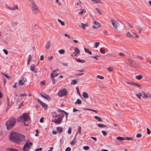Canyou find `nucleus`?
I'll use <instances>...</instances> for the list:
<instances>
[{
  "instance_id": "obj_1",
  "label": "nucleus",
  "mask_w": 151,
  "mask_h": 151,
  "mask_svg": "<svg viewBox=\"0 0 151 151\" xmlns=\"http://www.w3.org/2000/svg\"><path fill=\"white\" fill-rule=\"evenodd\" d=\"M25 136L17 132H13L10 135V139L11 141L17 143H19L24 140Z\"/></svg>"
},
{
  "instance_id": "obj_2",
  "label": "nucleus",
  "mask_w": 151,
  "mask_h": 151,
  "mask_svg": "<svg viewBox=\"0 0 151 151\" xmlns=\"http://www.w3.org/2000/svg\"><path fill=\"white\" fill-rule=\"evenodd\" d=\"M16 122V119L14 118L9 119L6 123L7 129H10L12 128Z\"/></svg>"
},
{
  "instance_id": "obj_3",
  "label": "nucleus",
  "mask_w": 151,
  "mask_h": 151,
  "mask_svg": "<svg viewBox=\"0 0 151 151\" xmlns=\"http://www.w3.org/2000/svg\"><path fill=\"white\" fill-rule=\"evenodd\" d=\"M64 116V115L63 114L60 115H56L55 116L53 115V118L52 121L55 123L60 124L61 122L62 119Z\"/></svg>"
},
{
  "instance_id": "obj_4",
  "label": "nucleus",
  "mask_w": 151,
  "mask_h": 151,
  "mask_svg": "<svg viewBox=\"0 0 151 151\" xmlns=\"http://www.w3.org/2000/svg\"><path fill=\"white\" fill-rule=\"evenodd\" d=\"M30 117L27 113H24L22 116L18 118L17 121L21 122H25L29 120Z\"/></svg>"
},
{
  "instance_id": "obj_5",
  "label": "nucleus",
  "mask_w": 151,
  "mask_h": 151,
  "mask_svg": "<svg viewBox=\"0 0 151 151\" xmlns=\"http://www.w3.org/2000/svg\"><path fill=\"white\" fill-rule=\"evenodd\" d=\"M32 5V11L34 13L36 14L39 11V9L37 6L35 4L34 1L31 2Z\"/></svg>"
},
{
  "instance_id": "obj_6",
  "label": "nucleus",
  "mask_w": 151,
  "mask_h": 151,
  "mask_svg": "<svg viewBox=\"0 0 151 151\" xmlns=\"http://www.w3.org/2000/svg\"><path fill=\"white\" fill-rule=\"evenodd\" d=\"M32 145V143L29 142V140H27L23 147V150L24 151H28L29 150Z\"/></svg>"
},
{
  "instance_id": "obj_7",
  "label": "nucleus",
  "mask_w": 151,
  "mask_h": 151,
  "mask_svg": "<svg viewBox=\"0 0 151 151\" xmlns=\"http://www.w3.org/2000/svg\"><path fill=\"white\" fill-rule=\"evenodd\" d=\"M67 93V90L66 89H64L62 90H60L58 93V95L60 97H62L65 96Z\"/></svg>"
},
{
  "instance_id": "obj_8",
  "label": "nucleus",
  "mask_w": 151,
  "mask_h": 151,
  "mask_svg": "<svg viewBox=\"0 0 151 151\" xmlns=\"http://www.w3.org/2000/svg\"><path fill=\"white\" fill-rule=\"evenodd\" d=\"M111 23L115 29H116L119 25V24L114 19H111Z\"/></svg>"
},
{
  "instance_id": "obj_9",
  "label": "nucleus",
  "mask_w": 151,
  "mask_h": 151,
  "mask_svg": "<svg viewBox=\"0 0 151 151\" xmlns=\"http://www.w3.org/2000/svg\"><path fill=\"white\" fill-rule=\"evenodd\" d=\"M94 24L96 26H93V28L95 29H96L101 27V24L98 22L96 21H95L94 22Z\"/></svg>"
},
{
  "instance_id": "obj_10",
  "label": "nucleus",
  "mask_w": 151,
  "mask_h": 151,
  "mask_svg": "<svg viewBox=\"0 0 151 151\" xmlns=\"http://www.w3.org/2000/svg\"><path fill=\"white\" fill-rule=\"evenodd\" d=\"M74 50L75 52L74 56H78L80 53V51L79 49L77 47H75L74 48Z\"/></svg>"
},
{
  "instance_id": "obj_11",
  "label": "nucleus",
  "mask_w": 151,
  "mask_h": 151,
  "mask_svg": "<svg viewBox=\"0 0 151 151\" xmlns=\"http://www.w3.org/2000/svg\"><path fill=\"white\" fill-rule=\"evenodd\" d=\"M40 95L43 98L49 101L50 99V98L49 95L45 93H41Z\"/></svg>"
},
{
  "instance_id": "obj_12",
  "label": "nucleus",
  "mask_w": 151,
  "mask_h": 151,
  "mask_svg": "<svg viewBox=\"0 0 151 151\" xmlns=\"http://www.w3.org/2000/svg\"><path fill=\"white\" fill-rule=\"evenodd\" d=\"M128 60L129 63L130 64H131L133 66H134L136 65V63L135 60H131L129 58H128Z\"/></svg>"
},
{
  "instance_id": "obj_13",
  "label": "nucleus",
  "mask_w": 151,
  "mask_h": 151,
  "mask_svg": "<svg viewBox=\"0 0 151 151\" xmlns=\"http://www.w3.org/2000/svg\"><path fill=\"white\" fill-rule=\"evenodd\" d=\"M38 102L40 104L42 105V106L45 108L46 109L47 107V105L45 103H43V102H42L39 99H38Z\"/></svg>"
},
{
  "instance_id": "obj_14",
  "label": "nucleus",
  "mask_w": 151,
  "mask_h": 151,
  "mask_svg": "<svg viewBox=\"0 0 151 151\" xmlns=\"http://www.w3.org/2000/svg\"><path fill=\"white\" fill-rule=\"evenodd\" d=\"M36 67L33 64H32L30 67V70L34 72V73H36L37 71L36 70Z\"/></svg>"
},
{
  "instance_id": "obj_15",
  "label": "nucleus",
  "mask_w": 151,
  "mask_h": 151,
  "mask_svg": "<svg viewBox=\"0 0 151 151\" xmlns=\"http://www.w3.org/2000/svg\"><path fill=\"white\" fill-rule=\"evenodd\" d=\"M79 26L83 29L85 30L86 29V27L88 26V25L86 24H85L81 23V24L79 25Z\"/></svg>"
},
{
  "instance_id": "obj_16",
  "label": "nucleus",
  "mask_w": 151,
  "mask_h": 151,
  "mask_svg": "<svg viewBox=\"0 0 151 151\" xmlns=\"http://www.w3.org/2000/svg\"><path fill=\"white\" fill-rule=\"evenodd\" d=\"M93 4L101 3L103 4V2L100 0H91Z\"/></svg>"
},
{
  "instance_id": "obj_17",
  "label": "nucleus",
  "mask_w": 151,
  "mask_h": 151,
  "mask_svg": "<svg viewBox=\"0 0 151 151\" xmlns=\"http://www.w3.org/2000/svg\"><path fill=\"white\" fill-rule=\"evenodd\" d=\"M18 7L17 5H16L12 7H11V11H14L15 10H18Z\"/></svg>"
},
{
  "instance_id": "obj_18",
  "label": "nucleus",
  "mask_w": 151,
  "mask_h": 151,
  "mask_svg": "<svg viewBox=\"0 0 151 151\" xmlns=\"http://www.w3.org/2000/svg\"><path fill=\"white\" fill-rule=\"evenodd\" d=\"M81 3L80 1H79L75 5V7L76 8H79L81 7Z\"/></svg>"
},
{
  "instance_id": "obj_19",
  "label": "nucleus",
  "mask_w": 151,
  "mask_h": 151,
  "mask_svg": "<svg viewBox=\"0 0 151 151\" xmlns=\"http://www.w3.org/2000/svg\"><path fill=\"white\" fill-rule=\"evenodd\" d=\"M77 134H78V133H77L76 134V135L74 138V139H73V140L70 142V144L71 145H73L76 143V140H75V139Z\"/></svg>"
},
{
  "instance_id": "obj_20",
  "label": "nucleus",
  "mask_w": 151,
  "mask_h": 151,
  "mask_svg": "<svg viewBox=\"0 0 151 151\" xmlns=\"http://www.w3.org/2000/svg\"><path fill=\"white\" fill-rule=\"evenodd\" d=\"M63 130V128L61 127H58L57 128V130L58 132L60 134L62 132Z\"/></svg>"
},
{
  "instance_id": "obj_21",
  "label": "nucleus",
  "mask_w": 151,
  "mask_h": 151,
  "mask_svg": "<svg viewBox=\"0 0 151 151\" xmlns=\"http://www.w3.org/2000/svg\"><path fill=\"white\" fill-rule=\"evenodd\" d=\"M84 49L85 51L86 52L88 53L89 55H91L92 54L91 52V51H90L88 49L86 48H84Z\"/></svg>"
},
{
  "instance_id": "obj_22",
  "label": "nucleus",
  "mask_w": 151,
  "mask_h": 151,
  "mask_svg": "<svg viewBox=\"0 0 151 151\" xmlns=\"http://www.w3.org/2000/svg\"><path fill=\"white\" fill-rule=\"evenodd\" d=\"M82 95L83 97L87 99L88 97V94L86 92H83Z\"/></svg>"
},
{
  "instance_id": "obj_23",
  "label": "nucleus",
  "mask_w": 151,
  "mask_h": 151,
  "mask_svg": "<svg viewBox=\"0 0 151 151\" xmlns=\"http://www.w3.org/2000/svg\"><path fill=\"white\" fill-rule=\"evenodd\" d=\"M143 77L141 75H139L135 76L136 78L138 80H141Z\"/></svg>"
},
{
  "instance_id": "obj_24",
  "label": "nucleus",
  "mask_w": 151,
  "mask_h": 151,
  "mask_svg": "<svg viewBox=\"0 0 151 151\" xmlns=\"http://www.w3.org/2000/svg\"><path fill=\"white\" fill-rule=\"evenodd\" d=\"M50 46V42L48 41L46 44V47L47 48L49 49Z\"/></svg>"
},
{
  "instance_id": "obj_25",
  "label": "nucleus",
  "mask_w": 151,
  "mask_h": 151,
  "mask_svg": "<svg viewBox=\"0 0 151 151\" xmlns=\"http://www.w3.org/2000/svg\"><path fill=\"white\" fill-rule=\"evenodd\" d=\"M97 125L98 127L101 128H104L106 127V126L103 124H98Z\"/></svg>"
},
{
  "instance_id": "obj_26",
  "label": "nucleus",
  "mask_w": 151,
  "mask_h": 151,
  "mask_svg": "<svg viewBox=\"0 0 151 151\" xmlns=\"http://www.w3.org/2000/svg\"><path fill=\"white\" fill-rule=\"evenodd\" d=\"M82 103L81 101L79 99H77L76 101L75 102V104H80Z\"/></svg>"
},
{
  "instance_id": "obj_27",
  "label": "nucleus",
  "mask_w": 151,
  "mask_h": 151,
  "mask_svg": "<svg viewBox=\"0 0 151 151\" xmlns=\"http://www.w3.org/2000/svg\"><path fill=\"white\" fill-rule=\"evenodd\" d=\"M131 37H133L135 38H138L139 37L138 35L135 33H133Z\"/></svg>"
},
{
  "instance_id": "obj_28",
  "label": "nucleus",
  "mask_w": 151,
  "mask_h": 151,
  "mask_svg": "<svg viewBox=\"0 0 151 151\" xmlns=\"http://www.w3.org/2000/svg\"><path fill=\"white\" fill-rule=\"evenodd\" d=\"M58 22L60 23L63 26L65 25V23L64 22L62 21L61 20L59 19H58Z\"/></svg>"
},
{
  "instance_id": "obj_29",
  "label": "nucleus",
  "mask_w": 151,
  "mask_h": 151,
  "mask_svg": "<svg viewBox=\"0 0 151 151\" xmlns=\"http://www.w3.org/2000/svg\"><path fill=\"white\" fill-rule=\"evenodd\" d=\"M77 83V81L75 79H74L72 81L71 83V85H75Z\"/></svg>"
},
{
  "instance_id": "obj_30",
  "label": "nucleus",
  "mask_w": 151,
  "mask_h": 151,
  "mask_svg": "<svg viewBox=\"0 0 151 151\" xmlns=\"http://www.w3.org/2000/svg\"><path fill=\"white\" fill-rule=\"evenodd\" d=\"M94 118L99 122H101L102 121L101 118L98 116H95Z\"/></svg>"
},
{
  "instance_id": "obj_31",
  "label": "nucleus",
  "mask_w": 151,
  "mask_h": 151,
  "mask_svg": "<svg viewBox=\"0 0 151 151\" xmlns=\"http://www.w3.org/2000/svg\"><path fill=\"white\" fill-rule=\"evenodd\" d=\"M141 96L143 98H147V94H146L144 92H143L141 94Z\"/></svg>"
},
{
  "instance_id": "obj_32",
  "label": "nucleus",
  "mask_w": 151,
  "mask_h": 151,
  "mask_svg": "<svg viewBox=\"0 0 151 151\" xmlns=\"http://www.w3.org/2000/svg\"><path fill=\"white\" fill-rule=\"evenodd\" d=\"M116 139H117L119 140H124V137H118L116 138Z\"/></svg>"
},
{
  "instance_id": "obj_33",
  "label": "nucleus",
  "mask_w": 151,
  "mask_h": 151,
  "mask_svg": "<svg viewBox=\"0 0 151 151\" xmlns=\"http://www.w3.org/2000/svg\"><path fill=\"white\" fill-rule=\"evenodd\" d=\"M100 52L103 54H104L105 53V49L103 48H101L100 49Z\"/></svg>"
},
{
  "instance_id": "obj_34",
  "label": "nucleus",
  "mask_w": 151,
  "mask_h": 151,
  "mask_svg": "<svg viewBox=\"0 0 151 151\" xmlns=\"http://www.w3.org/2000/svg\"><path fill=\"white\" fill-rule=\"evenodd\" d=\"M59 53L61 54H63L65 53V51L64 50L62 49L58 51Z\"/></svg>"
},
{
  "instance_id": "obj_35",
  "label": "nucleus",
  "mask_w": 151,
  "mask_h": 151,
  "mask_svg": "<svg viewBox=\"0 0 151 151\" xmlns=\"http://www.w3.org/2000/svg\"><path fill=\"white\" fill-rule=\"evenodd\" d=\"M107 70L109 72H111L113 70V68L112 67H109L107 68Z\"/></svg>"
},
{
  "instance_id": "obj_36",
  "label": "nucleus",
  "mask_w": 151,
  "mask_h": 151,
  "mask_svg": "<svg viewBox=\"0 0 151 151\" xmlns=\"http://www.w3.org/2000/svg\"><path fill=\"white\" fill-rule=\"evenodd\" d=\"M4 76L7 78L8 79H10L11 78V77L10 76H9L7 74H4L3 73H1Z\"/></svg>"
},
{
  "instance_id": "obj_37",
  "label": "nucleus",
  "mask_w": 151,
  "mask_h": 151,
  "mask_svg": "<svg viewBox=\"0 0 151 151\" xmlns=\"http://www.w3.org/2000/svg\"><path fill=\"white\" fill-rule=\"evenodd\" d=\"M58 75V73L56 75H55L53 73H52L51 74V78H53L57 76Z\"/></svg>"
},
{
  "instance_id": "obj_38",
  "label": "nucleus",
  "mask_w": 151,
  "mask_h": 151,
  "mask_svg": "<svg viewBox=\"0 0 151 151\" xmlns=\"http://www.w3.org/2000/svg\"><path fill=\"white\" fill-rule=\"evenodd\" d=\"M24 82L22 80V79L19 80V83L20 85H23L24 84Z\"/></svg>"
},
{
  "instance_id": "obj_39",
  "label": "nucleus",
  "mask_w": 151,
  "mask_h": 151,
  "mask_svg": "<svg viewBox=\"0 0 151 151\" xmlns=\"http://www.w3.org/2000/svg\"><path fill=\"white\" fill-rule=\"evenodd\" d=\"M86 11L84 9H82V11L78 13V14L80 15H82L83 13H85Z\"/></svg>"
},
{
  "instance_id": "obj_40",
  "label": "nucleus",
  "mask_w": 151,
  "mask_h": 151,
  "mask_svg": "<svg viewBox=\"0 0 151 151\" xmlns=\"http://www.w3.org/2000/svg\"><path fill=\"white\" fill-rule=\"evenodd\" d=\"M96 11L98 13L100 14H101L102 13L100 10L98 8H96Z\"/></svg>"
},
{
  "instance_id": "obj_41",
  "label": "nucleus",
  "mask_w": 151,
  "mask_h": 151,
  "mask_svg": "<svg viewBox=\"0 0 151 151\" xmlns=\"http://www.w3.org/2000/svg\"><path fill=\"white\" fill-rule=\"evenodd\" d=\"M95 48H97L98 47L99 45H100V43L99 42H96L95 44Z\"/></svg>"
},
{
  "instance_id": "obj_42",
  "label": "nucleus",
  "mask_w": 151,
  "mask_h": 151,
  "mask_svg": "<svg viewBox=\"0 0 151 151\" xmlns=\"http://www.w3.org/2000/svg\"><path fill=\"white\" fill-rule=\"evenodd\" d=\"M125 140L131 141L133 140V138L132 137H124V140Z\"/></svg>"
},
{
  "instance_id": "obj_43",
  "label": "nucleus",
  "mask_w": 151,
  "mask_h": 151,
  "mask_svg": "<svg viewBox=\"0 0 151 151\" xmlns=\"http://www.w3.org/2000/svg\"><path fill=\"white\" fill-rule=\"evenodd\" d=\"M77 61L78 62L84 63L85 61L83 60H80L79 59H78L77 60Z\"/></svg>"
},
{
  "instance_id": "obj_44",
  "label": "nucleus",
  "mask_w": 151,
  "mask_h": 151,
  "mask_svg": "<svg viewBox=\"0 0 151 151\" xmlns=\"http://www.w3.org/2000/svg\"><path fill=\"white\" fill-rule=\"evenodd\" d=\"M96 77L98 78H99V79H101V80L104 79V77L102 76H96Z\"/></svg>"
},
{
  "instance_id": "obj_45",
  "label": "nucleus",
  "mask_w": 151,
  "mask_h": 151,
  "mask_svg": "<svg viewBox=\"0 0 151 151\" xmlns=\"http://www.w3.org/2000/svg\"><path fill=\"white\" fill-rule=\"evenodd\" d=\"M136 96L139 99H141V94L140 93L136 94Z\"/></svg>"
},
{
  "instance_id": "obj_46",
  "label": "nucleus",
  "mask_w": 151,
  "mask_h": 151,
  "mask_svg": "<svg viewBox=\"0 0 151 151\" xmlns=\"http://www.w3.org/2000/svg\"><path fill=\"white\" fill-rule=\"evenodd\" d=\"M31 58L32 57L31 56V55H29L28 57L27 58V61H28V62H30Z\"/></svg>"
},
{
  "instance_id": "obj_47",
  "label": "nucleus",
  "mask_w": 151,
  "mask_h": 151,
  "mask_svg": "<svg viewBox=\"0 0 151 151\" xmlns=\"http://www.w3.org/2000/svg\"><path fill=\"white\" fill-rule=\"evenodd\" d=\"M81 127L79 126L78 127V132L80 134H81Z\"/></svg>"
},
{
  "instance_id": "obj_48",
  "label": "nucleus",
  "mask_w": 151,
  "mask_h": 151,
  "mask_svg": "<svg viewBox=\"0 0 151 151\" xmlns=\"http://www.w3.org/2000/svg\"><path fill=\"white\" fill-rule=\"evenodd\" d=\"M76 91H77V93L79 95H80V91H79V88H78V87H76Z\"/></svg>"
},
{
  "instance_id": "obj_49",
  "label": "nucleus",
  "mask_w": 151,
  "mask_h": 151,
  "mask_svg": "<svg viewBox=\"0 0 151 151\" xmlns=\"http://www.w3.org/2000/svg\"><path fill=\"white\" fill-rule=\"evenodd\" d=\"M27 95L26 93H21L19 95V96L21 97L26 96Z\"/></svg>"
},
{
  "instance_id": "obj_50",
  "label": "nucleus",
  "mask_w": 151,
  "mask_h": 151,
  "mask_svg": "<svg viewBox=\"0 0 151 151\" xmlns=\"http://www.w3.org/2000/svg\"><path fill=\"white\" fill-rule=\"evenodd\" d=\"M89 148V147L88 146H85L83 147V149L85 150H88Z\"/></svg>"
},
{
  "instance_id": "obj_51",
  "label": "nucleus",
  "mask_w": 151,
  "mask_h": 151,
  "mask_svg": "<svg viewBox=\"0 0 151 151\" xmlns=\"http://www.w3.org/2000/svg\"><path fill=\"white\" fill-rule=\"evenodd\" d=\"M72 129L71 128H69L68 131V133L69 134H70L71 133Z\"/></svg>"
},
{
  "instance_id": "obj_52",
  "label": "nucleus",
  "mask_w": 151,
  "mask_h": 151,
  "mask_svg": "<svg viewBox=\"0 0 151 151\" xmlns=\"http://www.w3.org/2000/svg\"><path fill=\"white\" fill-rule=\"evenodd\" d=\"M142 136V134L140 133H138L137 134L136 137L137 138H140Z\"/></svg>"
},
{
  "instance_id": "obj_53",
  "label": "nucleus",
  "mask_w": 151,
  "mask_h": 151,
  "mask_svg": "<svg viewBox=\"0 0 151 151\" xmlns=\"http://www.w3.org/2000/svg\"><path fill=\"white\" fill-rule=\"evenodd\" d=\"M3 50L4 52V53L6 55L8 54V52L7 50H6V49H4Z\"/></svg>"
},
{
  "instance_id": "obj_54",
  "label": "nucleus",
  "mask_w": 151,
  "mask_h": 151,
  "mask_svg": "<svg viewBox=\"0 0 151 151\" xmlns=\"http://www.w3.org/2000/svg\"><path fill=\"white\" fill-rule=\"evenodd\" d=\"M119 55L122 57H124L125 56V55L124 53L122 52L119 53Z\"/></svg>"
},
{
  "instance_id": "obj_55",
  "label": "nucleus",
  "mask_w": 151,
  "mask_h": 151,
  "mask_svg": "<svg viewBox=\"0 0 151 151\" xmlns=\"http://www.w3.org/2000/svg\"><path fill=\"white\" fill-rule=\"evenodd\" d=\"M8 150V151H18L17 150L13 148L9 149Z\"/></svg>"
},
{
  "instance_id": "obj_56",
  "label": "nucleus",
  "mask_w": 151,
  "mask_h": 151,
  "mask_svg": "<svg viewBox=\"0 0 151 151\" xmlns=\"http://www.w3.org/2000/svg\"><path fill=\"white\" fill-rule=\"evenodd\" d=\"M151 98V94L149 93H147V98Z\"/></svg>"
},
{
  "instance_id": "obj_57",
  "label": "nucleus",
  "mask_w": 151,
  "mask_h": 151,
  "mask_svg": "<svg viewBox=\"0 0 151 151\" xmlns=\"http://www.w3.org/2000/svg\"><path fill=\"white\" fill-rule=\"evenodd\" d=\"M147 133L148 134H150L151 133V131L148 128H147Z\"/></svg>"
},
{
  "instance_id": "obj_58",
  "label": "nucleus",
  "mask_w": 151,
  "mask_h": 151,
  "mask_svg": "<svg viewBox=\"0 0 151 151\" xmlns=\"http://www.w3.org/2000/svg\"><path fill=\"white\" fill-rule=\"evenodd\" d=\"M102 133L104 136H106L107 134V133L104 131H102Z\"/></svg>"
},
{
  "instance_id": "obj_59",
  "label": "nucleus",
  "mask_w": 151,
  "mask_h": 151,
  "mask_svg": "<svg viewBox=\"0 0 151 151\" xmlns=\"http://www.w3.org/2000/svg\"><path fill=\"white\" fill-rule=\"evenodd\" d=\"M86 110H89V111H92L93 112H94L96 113H97V111L94 109H86Z\"/></svg>"
},
{
  "instance_id": "obj_60",
  "label": "nucleus",
  "mask_w": 151,
  "mask_h": 151,
  "mask_svg": "<svg viewBox=\"0 0 151 151\" xmlns=\"http://www.w3.org/2000/svg\"><path fill=\"white\" fill-rule=\"evenodd\" d=\"M92 58L94 59H96V60H98V57L96 56H91V57Z\"/></svg>"
},
{
  "instance_id": "obj_61",
  "label": "nucleus",
  "mask_w": 151,
  "mask_h": 151,
  "mask_svg": "<svg viewBox=\"0 0 151 151\" xmlns=\"http://www.w3.org/2000/svg\"><path fill=\"white\" fill-rule=\"evenodd\" d=\"M64 36L65 37H68V38H69V39H70L71 38V37L69 35H68L67 34H64Z\"/></svg>"
},
{
  "instance_id": "obj_62",
  "label": "nucleus",
  "mask_w": 151,
  "mask_h": 151,
  "mask_svg": "<svg viewBox=\"0 0 151 151\" xmlns=\"http://www.w3.org/2000/svg\"><path fill=\"white\" fill-rule=\"evenodd\" d=\"M127 36L129 37H131L132 35H131V34L129 32H128L127 33Z\"/></svg>"
},
{
  "instance_id": "obj_63",
  "label": "nucleus",
  "mask_w": 151,
  "mask_h": 151,
  "mask_svg": "<svg viewBox=\"0 0 151 151\" xmlns=\"http://www.w3.org/2000/svg\"><path fill=\"white\" fill-rule=\"evenodd\" d=\"M42 150V148L40 147L36 149L35 151H41Z\"/></svg>"
},
{
  "instance_id": "obj_64",
  "label": "nucleus",
  "mask_w": 151,
  "mask_h": 151,
  "mask_svg": "<svg viewBox=\"0 0 151 151\" xmlns=\"http://www.w3.org/2000/svg\"><path fill=\"white\" fill-rule=\"evenodd\" d=\"M65 151H70L71 150V148L70 147H68L65 149Z\"/></svg>"
}]
</instances>
